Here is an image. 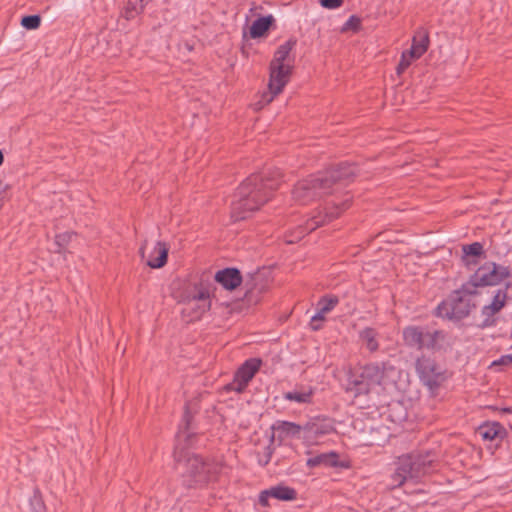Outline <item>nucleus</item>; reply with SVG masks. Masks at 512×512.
Masks as SVG:
<instances>
[{
    "label": "nucleus",
    "instance_id": "c03bdc74",
    "mask_svg": "<svg viewBox=\"0 0 512 512\" xmlns=\"http://www.w3.org/2000/svg\"><path fill=\"white\" fill-rule=\"evenodd\" d=\"M259 279H260V274H259V273H257V274L255 275V281H257V280H259Z\"/></svg>",
    "mask_w": 512,
    "mask_h": 512
},
{
    "label": "nucleus",
    "instance_id": "9d476101",
    "mask_svg": "<svg viewBox=\"0 0 512 512\" xmlns=\"http://www.w3.org/2000/svg\"><path fill=\"white\" fill-rule=\"evenodd\" d=\"M349 199L344 200L342 203L332 202L331 208L327 206L323 209L318 207L311 214H309L308 219L306 220L304 225H301V233H309L315 230L316 228L330 222L334 218L338 217L340 212L343 211L348 206Z\"/></svg>",
    "mask_w": 512,
    "mask_h": 512
},
{
    "label": "nucleus",
    "instance_id": "9b49d317",
    "mask_svg": "<svg viewBox=\"0 0 512 512\" xmlns=\"http://www.w3.org/2000/svg\"><path fill=\"white\" fill-rule=\"evenodd\" d=\"M416 369L421 380L430 389L439 386L445 379L442 367L428 357L419 358Z\"/></svg>",
    "mask_w": 512,
    "mask_h": 512
},
{
    "label": "nucleus",
    "instance_id": "4be33fe9",
    "mask_svg": "<svg viewBox=\"0 0 512 512\" xmlns=\"http://www.w3.org/2000/svg\"><path fill=\"white\" fill-rule=\"evenodd\" d=\"M274 22V17L272 15L260 17L255 20L250 26L249 34L253 39L260 38L266 34L269 30L270 26Z\"/></svg>",
    "mask_w": 512,
    "mask_h": 512
},
{
    "label": "nucleus",
    "instance_id": "6ab92c4d",
    "mask_svg": "<svg viewBox=\"0 0 512 512\" xmlns=\"http://www.w3.org/2000/svg\"><path fill=\"white\" fill-rule=\"evenodd\" d=\"M169 247L164 242H157L153 251L147 258V265L151 268H161L167 262Z\"/></svg>",
    "mask_w": 512,
    "mask_h": 512
},
{
    "label": "nucleus",
    "instance_id": "b1692460",
    "mask_svg": "<svg viewBox=\"0 0 512 512\" xmlns=\"http://www.w3.org/2000/svg\"><path fill=\"white\" fill-rule=\"evenodd\" d=\"M313 396L312 388H300L284 393V399L300 404L310 403Z\"/></svg>",
    "mask_w": 512,
    "mask_h": 512
},
{
    "label": "nucleus",
    "instance_id": "412c9836",
    "mask_svg": "<svg viewBox=\"0 0 512 512\" xmlns=\"http://www.w3.org/2000/svg\"><path fill=\"white\" fill-rule=\"evenodd\" d=\"M310 468L325 466L333 467L338 464V455L335 452L321 453L316 456L310 457L306 462Z\"/></svg>",
    "mask_w": 512,
    "mask_h": 512
},
{
    "label": "nucleus",
    "instance_id": "423d86ee",
    "mask_svg": "<svg viewBox=\"0 0 512 512\" xmlns=\"http://www.w3.org/2000/svg\"><path fill=\"white\" fill-rule=\"evenodd\" d=\"M185 474L187 485H198L212 481L221 470V466L216 462H205L197 455H187L185 461Z\"/></svg>",
    "mask_w": 512,
    "mask_h": 512
},
{
    "label": "nucleus",
    "instance_id": "58836bf2",
    "mask_svg": "<svg viewBox=\"0 0 512 512\" xmlns=\"http://www.w3.org/2000/svg\"><path fill=\"white\" fill-rule=\"evenodd\" d=\"M324 320V318H317V314H315L310 321L311 329L314 331L319 330L321 328V322Z\"/></svg>",
    "mask_w": 512,
    "mask_h": 512
},
{
    "label": "nucleus",
    "instance_id": "393cba45",
    "mask_svg": "<svg viewBox=\"0 0 512 512\" xmlns=\"http://www.w3.org/2000/svg\"><path fill=\"white\" fill-rule=\"evenodd\" d=\"M191 407L187 405L183 416V423L177 434V448H180L182 442H186L191 437V433L188 431L190 419H191Z\"/></svg>",
    "mask_w": 512,
    "mask_h": 512
},
{
    "label": "nucleus",
    "instance_id": "bb28decb",
    "mask_svg": "<svg viewBox=\"0 0 512 512\" xmlns=\"http://www.w3.org/2000/svg\"><path fill=\"white\" fill-rule=\"evenodd\" d=\"M376 337L377 333L372 328H365L360 332V339L362 340V343L372 352L378 349Z\"/></svg>",
    "mask_w": 512,
    "mask_h": 512
},
{
    "label": "nucleus",
    "instance_id": "37998d69",
    "mask_svg": "<svg viewBox=\"0 0 512 512\" xmlns=\"http://www.w3.org/2000/svg\"><path fill=\"white\" fill-rule=\"evenodd\" d=\"M2 162H3V153H2V151L0 150V165L2 164Z\"/></svg>",
    "mask_w": 512,
    "mask_h": 512
},
{
    "label": "nucleus",
    "instance_id": "6e6552de",
    "mask_svg": "<svg viewBox=\"0 0 512 512\" xmlns=\"http://www.w3.org/2000/svg\"><path fill=\"white\" fill-rule=\"evenodd\" d=\"M210 306V289L201 284L185 299L182 315L188 322L195 321L200 319Z\"/></svg>",
    "mask_w": 512,
    "mask_h": 512
},
{
    "label": "nucleus",
    "instance_id": "a878e982",
    "mask_svg": "<svg viewBox=\"0 0 512 512\" xmlns=\"http://www.w3.org/2000/svg\"><path fill=\"white\" fill-rule=\"evenodd\" d=\"M339 299L336 296H324L317 303V318H324L338 304Z\"/></svg>",
    "mask_w": 512,
    "mask_h": 512
},
{
    "label": "nucleus",
    "instance_id": "4c0bfd02",
    "mask_svg": "<svg viewBox=\"0 0 512 512\" xmlns=\"http://www.w3.org/2000/svg\"><path fill=\"white\" fill-rule=\"evenodd\" d=\"M481 433H482L483 438L492 440L496 437L498 431L496 428H486Z\"/></svg>",
    "mask_w": 512,
    "mask_h": 512
},
{
    "label": "nucleus",
    "instance_id": "cd10ccee",
    "mask_svg": "<svg viewBox=\"0 0 512 512\" xmlns=\"http://www.w3.org/2000/svg\"><path fill=\"white\" fill-rule=\"evenodd\" d=\"M149 1L150 0H128L125 17L127 19L133 18L143 10Z\"/></svg>",
    "mask_w": 512,
    "mask_h": 512
},
{
    "label": "nucleus",
    "instance_id": "c9c22d12",
    "mask_svg": "<svg viewBox=\"0 0 512 512\" xmlns=\"http://www.w3.org/2000/svg\"><path fill=\"white\" fill-rule=\"evenodd\" d=\"M320 4L327 9H336L340 7L343 0H319Z\"/></svg>",
    "mask_w": 512,
    "mask_h": 512
},
{
    "label": "nucleus",
    "instance_id": "f8f14e48",
    "mask_svg": "<svg viewBox=\"0 0 512 512\" xmlns=\"http://www.w3.org/2000/svg\"><path fill=\"white\" fill-rule=\"evenodd\" d=\"M261 361L259 359L247 360L236 372L234 380L230 383L227 388L242 392L249 381L254 377L255 373L260 368Z\"/></svg>",
    "mask_w": 512,
    "mask_h": 512
},
{
    "label": "nucleus",
    "instance_id": "ddd939ff",
    "mask_svg": "<svg viewBox=\"0 0 512 512\" xmlns=\"http://www.w3.org/2000/svg\"><path fill=\"white\" fill-rule=\"evenodd\" d=\"M304 441L307 444H315L317 443V439L330 434L334 427L330 420L314 418L307 422L304 426Z\"/></svg>",
    "mask_w": 512,
    "mask_h": 512
},
{
    "label": "nucleus",
    "instance_id": "2f4dec72",
    "mask_svg": "<svg viewBox=\"0 0 512 512\" xmlns=\"http://www.w3.org/2000/svg\"><path fill=\"white\" fill-rule=\"evenodd\" d=\"M277 95L278 94H274V92L269 89L268 92L262 94L261 99L255 104V109H262L265 105L271 103Z\"/></svg>",
    "mask_w": 512,
    "mask_h": 512
},
{
    "label": "nucleus",
    "instance_id": "0eeeda50",
    "mask_svg": "<svg viewBox=\"0 0 512 512\" xmlns=\"http://www.w3.org/2000/svg\"><path fill=\"white\" fill-rule=\"evenodd\" d=\"M475 294V291L464 285L461 291L453 292L450 297L438 306V314L449 319H462L471 311V304L468 295Z\"/></svg>",
    "mask_w": 512,
    "mask_h": 512
},
{
    "label": "nucleus",
    "instance_id": "f3484780",
    "mask_svg": "<svg viewBox=\"0 0 512 512\" xmlns=\"http://www.w3.org/2000/svg\"><path fill=\"white\" fill-rule=\"evenodd\" d=\"M215 281L221 284L227 290H234L241 282L242 277L239 270L235 268H226L215 274Z\"/></svg>",
    "mask_w": 512,
    "mask_h": 512
},
{
    "label": "nucleus",
    "instance_id": "f03ea898",
    "mask_svg": "<svg viewBox=\"0 0 512 512\" xmlns=\"http://www.w3.org/2000/svg\"><path fill=\"white\" fill-rule=\"evenodd\" d=\"M279 172H261L247 177L238 187L231 203V216L234 220L247 218L269 201L279 187Z\"/></svg>",
    "mask_w": 512,
    "mask_h": 512
},
{
    "label": "nucleus",
    "instance_id": "aec40b11",
    "mask_svg": "<svg viewBox=\"0 0 512 512\" xmlns=\"http://www.w3.org/2000/svg\"><path fill=\"white\" fill-rule=\"evenodd\" d=\"M272 429L278 432L281 437H295L304 440L303 426L295 423L278 421L272 426Z\"/></svg>",
    "mask_w": 512,
    "mask_h": 512
},
{
    "label": "nucleus",
    "instance_id": "7c9ffc66",
    "mask_svg": "<svg viewBox=\"0 0 512 512\" xmlns=\"http://www.w3.org/2000/svg\"><path fill=\"white\" fill-rule=\"evenodd\" d=\"M40 23L41 18L38 15L25 16L21 20V25L28 30L37 29L40 26Z\"/></svg>",
    "mask_w": 512,
    "mask_h": 512
},
{
    "label": "nucleus",
    "instance_id": "7ed1b4c3",
    "mask_svg": "<svg viewBox=\"0 0 512 512\" xmlns=\"http://www.w3.org/2000/svg\"><path fill=\"white\" fill-rule=\"evenodd\" d=\"M354 175V168L350 165H341L316 177L302 180L296 184L292 191V199L299 205H306L323 196L337 191L341 181Z\"/></svg>",
    "mask_w": 512,
    "mask_h": 512
},
{
    "label": "nucleus",
    "instance_id": "ea45409f",
    "mask_svg": "<svg viewBox=\"0 0 512 512\" xmlns=\"http://www.w3.org/2000/svg\"><path fill=\"white\" fill-rule=\"evenodd\" d=\"M512 362V359H511V355H505V356H502L499 360L497 361H494L492 363L493 366H496V365H507L509 363Z\"/></svg>",
    "mask_w": 512,
    "mask_h": 512
},
{
    "label": "nucleus",
    "instance_id": "c756f323",
    "mask_svg": "<svg viewBox=\"0 0 512 512\" xmlns=\"http://www.w3.org/2000/svg\"><path fill=\"white\" fill-rule=\"evenodd\" d=\"M414 60H417L415 56H412V54H410L408 50L404 51L402 53L400 63L397 67V74L401 75L411 65V63Z\"/></svg>",
    "mask_w": 512,
    "mask_h": 512
},
{
    "label": "nucleus",
    "instance_id": "a211bd4d",
    "mask_svg": "<svg viewBox=\"0 0 512 512\" xmlns=\"http://www.w3.org/2000/svg\"><path fill=\"white\" fill-rule=\"evenodd\" d=\"M429 43L430 41L428 32L423 28H419L413 36L412 46L408 51L410 54H412V56H415L417 59H419L427 51Z\"/></svg>",
    "mask_w": 512,
    "mask_h": 512
},
{
    "label": "nucleus",
    "instance_id": "5701e85b",
    "mask_svg": "<svg viewBox=\"0 0 512 512\" xmlns=\"http://www.w3.org/2000/svg\"><path fill=\"white\" fill-rule=\"evenodd\" d=\"M295 43L296 42L294 40H289L280 45L276 50L270 65L292 66L287 60Z\"/></svg>",
    "mask_w": 512,
    "mask_h": 512
},
{
    "label": "nucleus",
    "instance_id": "a18cd8bd",
    "mask_svg": "<svg viewBox=\"0 0 512 512\" xmlns=\"http://www.w3.org/2000/svg\"><path fill=\"white\" fill-rule=\"evenodd\" d=\"M273 440H274V434H272V436H271V443L273 442Z\"/></svg>",
    "mask_w": 512,
    "mask_h": 512
},
{
    "label": "nucleus",
    "instance_id": "39448f33",
    "mask_svg": "<svg viewBox=\"0 0 512 512\" xmlns=\"http://www.w3.org/2000/svg\"><path fill=\"white\" fill-rule=\"evenodd\" d=\"M432 463L433 459L430 454L425 456L413 454L400 457L396 472L393 475L396 486L402 485L407 480L417 481L429 472Z\"/></svg>",
    "mask_w": 512,
    "mask_h": 512
},
{
    "label": "nucleus",
    "instance_id": "dca6fc26",
    "mask_svg": "<svg viewBox=\"0 0 512 512\" xmlns=\"http://www.w3.org/2000/svg\"><path fill=\"white\" fill-rule=\"evenodd\" d=\"M270 498L282 501L293 500L296 498V491L287 486L271 487L270 489L261 492L259 502L263 506H268Z\"/></svg>",
    "mask_w": 512,
    "mask_h": 512
},
{
    "label": "nucleus",
    "instance_id": "f257e3e1",
    "mask_svg": "<svg viewBox=\"0 0 512 512\" xmlns=\"http://www.w3.org/2000/svg\"><path fill=\"white\" fill-rule=\"evenodd\" d=\"M398 371L387 364H370L349 374L346 392L361 408L378 407L386 400L383 393L394 387Z\"/></svg>",
    "mask_w": 512,
    "mask_h": 512
},
{
    "label": "nucleus",
    "instance_id": "e433bc0d",
    "mask_svg": "<svg viewBox=\"0 0 512 512\" xmlns=\"http://www.w3.org/2000/svg\"><path fill=\"white\" fill-rule=\"evenodd\" d=\"M360 25V20L359 18L355 17V16H351L349 18V20L345 23L343 29L344 30H349V29H352V30H356Z\"/></svg>",
    "mask_w": 512,
    "mask_h": 512
},
{
    "label": "nucleus",
    "instance_id": "72a5a7b5",
    "mask_svg": "<svg viewBox=\"0 0 512 512\" xmlns=\"http://www.w3.org/2000/svg\"><path fill=\"white\" fill-rule=\"evenodd\" d=\"M73 234L71 232H65L56 235V245L59 247V251L64 248L72 239Z\"/></svg>",
    "mask_w": 512,
    "mask_h": 512
},
{
    "label": "nucleus",
    "instance_id": "79ce46f5",
    "mask_svg": "<svg viewBox=\"0 0 512 512\" xmlns=\"http://www.w3.org/2000/svg\"><path fill=\"white\" fill-rule=\"evenodd\" d=\"M140 253H141L142 258H145V246L144 245L141 247Z\"/></svg>",
    "mask_w": 512,
    "mask_h": 512
},
{
    "label": "nucleus",
    "instance_id": "a19ab883",
    "mask_svg": "<svg viewBox=\"0 0 512 512\" xmlns=\"http://www.w3.org/2000/svg\"><path fill=\"white\" fill-rule=\"evenodd\" d=\"M272 453H273V449H272V448H270V446H268V447L266 448V452H265V455H264V459L260 458V460H259V461H260V463H262V464L266 465V464L269 462V460H270V457H271Z\"/></svg>",
    "mask_w": 512,
    "mask_h": 512
},
{
    "label": "nucleus",
    "instance_id": "c85d7f7f",
    "mask_svg": "<svg viewBox=\"0 0 512 512\" xmlns=\"http://www.w3.org/2000/svg\"><path fill=\"white\" fill-rule=\"evenodd\" d=\"M464 258H468L470 256L477 257L480 256L483 252V246L479 242H474L470 245H465L462 248Z\"/></svg>",
    "mask_w": 512,
    "mask_h": 512
},
{
    "label": "nucleus",
    "instance_id": "4468645a",
    "mask_svg": "<svg viewBox=\"0 0 512 512\" xmlns=\"http://www.w3.org/2000/svg\"><path fill=\"white\" fill-rule=\"evenodd\" d=\"M508 300V292L507 288L498 289L495 291L492 301L484 305L481 309V314L483 316V325L491 326L494 324V316L498 314L506 305Z\"/></svg>",
    "mask_w": 512,
    "mask_h": 512
},
{
    "label": "nucleus",
    "instance_id": "f704fd0d",
    "mask_svg": "<svg viewBox=\"0 0 512 512\" xmlns=\"http://www.w3.org/2000/svg\"><path fill=\"white\" fill-rule=\"evenodd\" d=\"M247 291L245 294V297L247 301L252 302L254 300V293L255 291H262V288L257 287V283L250 284L249 282H246Z\"/></svg>",
    "mask_w": 512,
    "mask_h": 512
},
{
    "label": "nucleus",
    "instance_id": "20e7f679",
    "mask_svg": "<svg viewBox=\"0 0 512 512\" xmlns=\"http://www.w3.org/2000/svg\"><path fill=\"white\" fill-rule=\"evenodd\" d=\"M405 343L416 349H443L450 346L446 333L425 327L409 326L403 330Z\"/></svg>",
    "mask_w": 512,
    "mask_h": 512
},
{
    "label": "nucleus",
    "instance_id": "1a4fd4ad",
    "mask_svg": "<svg viewBox=\"0 0 512 512\" xmlns=\"http://www.w3.org/2000/svg\"><path fill=\"white\" fill-rule=\"evenodd\" d=\"M510 277L507 267L487 262L477 269L467 284L471 289L479 286H494Z\"/></svg>",
    "mask_w": 512,
    "mask_h": 512
},
{
    "label": "nucleus",
    "instance_id": "473e14b6",
    "mask_svg": "<svg viewBox=\"0 0 512 512\" xmlns=\"http://www.w3.org/2000/svg\"><path fill=\"white\" fill-rule=\"evenodd\" d=\"M45 507L40 497L34 496L29 501V510L26 512H44Z\"/></svg>",
    "mask_w": 512,
    "mask_h": 512
},
{
    "label": "nucleus",
    "instance_id": "2eb2a0df",
    "mask_svg": "<svg viewBox=\"0 0 512 512\" xmlns=\"http://www.w3.org/2000/svg\"><path fill=\"white\" fill-rule=\"evenodd\" d=\"M292 66L270 65V79L268 88L274 94H280L289 81Z\"/></svg>",
    "mask_w": 512,
    "mask_h": 512
}]
</instances>
